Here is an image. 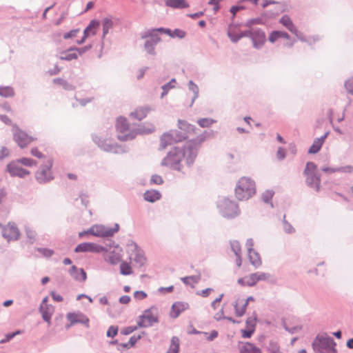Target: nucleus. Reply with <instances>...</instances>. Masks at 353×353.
Listing matches in <instances>:
<instances>
[{
    "label": "nucleus",
    "instance_id": "nucleus-56",
    "mask_svg": "<svg viewBox=\"0 0 353 353\" xmlns=\"http://www.w3.org/2000/svg\"><path fill=\"white\" fill-rule=\"evenodd\" d=\"M79 29L72 30L71 31L65 33L63 35V39H70L72 37H74L77 34V33H79Z\"/></svg>",
    "mask_w": 353,
    "mask_h": 353
},
{
    "label": "nucleus",
    "instance_id": "nucleus-21",
    "mask_svg": "<svg viewBox=\"0 0 353 353\" xmlns=\"http://www.w3.org/2000/svg\"><path fill=\"white\" fill-rule=\"evenodd\" d=\"M67 319L70 321L71 325L82 323L88 327L89 319L81 313H68Z\"/></svg>",
    "mask_w": 353,
    "mask_h": 353
},
{
    "label": "nucleus",
    "instance_id": "nucleus-44",
    "mask_svg": "<svg viewBox=\"0 0 353 353\" xmlns=\"http://www.w3.org/2000/svg\"><path fill=\"white\" fill-rule=\"evenodd\" d=\"M200 280V276H190L181 279V281L187 285H192L196 283Z\"/></svg>",
    "mask_w": 353,
    "mask_h": 353
},
{
    "label": "nucleus",
    "instance_id": "nucleus-11",
    "mask_svg": "<svg viewBox=\"0 0 353 353\" xmlns=\"http://www.w3.org/2000/svg\"><path fill=\"white\" fill-rule=\"evenodd\" d=\"M52 165V161L48 160V164L44 167H41L40 169L36 172L35 177L39 183H46L53 179L51 171Z\"/></svg>",
    "mask_w": 353,
    "mask_h": 353
},
{
    "label": "nucleus",
    "instance_id": "nucleus-4",
    "mask_svg": "<svg viewBox=\"0 0 353 353\" xmlns=\"http://www.w3.org/2000/svg\"><path fill=\"white\" fill-rule=\"evenodd\" d=\"M336 343L334 340L327 335L318 336L313 342V348L319 353H336Z\"/></svg>",
    "mask_w": 353,
    "mask_h": 353
},
{
    "label": "nucleus",
    "instance_id": "nucleus-3",
    "mask_svg": "<svg viewBox=\"0 0 353 353\" xmlns=\"http://www.w3.org/2000/svg\"><path fill=\"white\" fill-rule=\"evenodd\" d=\"M307 185L316 191H319L321 178L317 172V166L313 162H307L303 172Z\"/></svg>",
    "mask_w": 353,
    "mask_h": 353
},
{
    "label": "nucleus",
    "instance_id": "nucleus-23",
    "mask_svg": "<svg viewBox=\"0 0 353 353\" xmlns=\"http://www.w3.org/2000/svg\"><path fill=\"white\" fill-rule=\"evenodd\" d=\"M157 30H159L160 32H163L169 35L172 38L183 39L186 35L185 32L181 29H175L174 30H171L170 29L160 28H157Z\"/></svg>",
    "mask_w": 353,
    "mask_h": 353
},
{
    "label": "nucleus",
    "instance_id": "nucleus-25",
    "mask_svg": "<svg viewBox=\"0 0 353 353\" xmlns=\"http://www.w3.org/2000/svg\"><path fill=\"white\" fill-rule=\"evenodd\" d=\"M231 248L236 255V264L238 268L242 265L241 259V248L238 241H233L231 242Z\"/></svg>",
    "mask_w": 353,
    "mask_h": 353
},
{
    "label": "nucleus",
    "instance_id": "nucleus-38",
    "mask_svg": "<svg viewBox=\"0 0 353 353\" xmlns=\"http://www.w3.org/2000/svg\"><path fill=\"white\" fill-rule=\"evenodd\" d=\"M279 38H285L286 39H290L289 34L283 31H273L269 36V41L271 43H274Z\"/></svg>",
    "mask_w": 353,
    "mask_h": 353
},
{
    "label": "nucleus",
    "instance_id": "nucleus-19",
    "mask_svg": "<svg viewBox=\"0 0 353 353\" xmlns=\"http://www.w3.org/2000/svg\"><path fill=\"white\" fill-rule=\"evenodd\" d=\"M47 298H45L40 305V312L42 315L43 319L48 323V325L51 323V318L54 313V307L51 305L46 303Z\"/></svg>",
    "mask_w": 353,
    "mask_h": 353
},
{
    "label": "nucleus",
    "instance_id": "nucleus-50",
    "mask_svg": "<svg viewBox=\"0 0 353 353\" xmlns=\"http://www.w3.org/2000/svg\"><path fill=\"white\" fill-rule=\"evenodd\" d=\"M174 83H175V80L172 79L171 81H170L168 84L164 85L162 87V89L163 90V92L161 94V97H163L165 94H166L167 92L170 89L174 87Z\"/></svg>",
    "mask_w": 353,
    "mask_h": 353
},
{
    "label": "nucleus",
    "instance_id": "nucleus-10",
    "mask_svg": "<svg viewBox=\"0 0 353 353\" xmlns=\"http://www.w3.org/2000/svg\"><path fill=\"white\" fill-rule=\"evenodd\" d=\"M13 139L21 148H25L37 140L36 137L29 135L25 131L17 129L13 134Z\"/></svg>",
    "mask_w": 353,
    "mask_h": 353
},
{
    "label": "nucleus",
    "instance_id": "nucleus-7",
    "mask_svg": "<svg viewBox=\"0 0 353 353\" xmlns=\"http://www.w3.org/2000/svg\"><path fill=\"white\" fill-rule=\"evenodd\" d=\"M158 322V314L157 310L154 307L145 310L141 315L139 316L137 326L139 327H147Z\"/></svg>",
    "mask_w": 353,
    "mask_h": 353
},
{
    "label": "nucleus",
    "instance_id": "nucleus-27",
    "mask_svg": "<svg viewBox=\"0 0 353 353\" xmlns=\"http://www.w3.org/2000/svg\"><path fill=\"white\" fill-rule=\"evenodd\" d=\"M70 274L77 281H85L87 279L86 273L83 269L78 270L76 266H72Z\"/></svg>",
    "mask_w": 353,
    "mask_h": 353
},
{
    "label": "nucleus",
    "instance_id": "nucleus-6",
    "mask_svg": "<svg viewBox=\"0 0 353 353\" xmlns=\"http://www.w3.org/2000/svg\"><path fill=\"white\" fill-rule=\"evenodd\" d=\"M270 278V275L268 273L257 272L239 278L237 280V283L241 286L252 287L255 285L259 281H267Z\"/></svg>",
    "mask_w": 353,
    "mask_h": 353
},
{
    "label": "nucleus",
    "instance_id": "nucleus-22",
    "mask_svg": "<svg viewBox=\"0 0 353 353\" xmlns=\"http://www.w3.org/2000/svg\"><path fill=\"white\" fill-rule=\"evenodd\" d=\"M247 306L248 305L245 299L238 297L234 304L235 314L239 317L243 316L245 313Z\"/></svg>",
    "mask_w": 353,
    "mask_h": 353
},
{
    "label": "nucleus",
    "instance_id": "nucleus-30",
    "mask_svg": "<svg viewBox=\"0 0 353 353\" xmlns=\"http://www.w3.org/2000/svg\"><path fill=\"white\" fill-rule=\"evenodd\" d=\"M280 23L286 28H288V30L291 32L292 34H294L296 35L298 34V30L295 27L291 19L288 16H283L280 19Z\"/></svg>",
    "mask_w": 353,
    "mask_h": 353
},
{
    "label": "nucleus",
    "instance_id": "nucleus-31",
    "mask_svg": "<svg viewBox=\"0 0 353 353\" xmlns=\"http://www.w3.org/2000/svg\"><path fill=\"white\" fill-rule=\"evenodd\" d=\"M157 32H160L157 30V28L149 30L142 36V38L148 39V41H151V43L156 45L161 41V38L158 35Z\"/></svg>",
    "mask_w": 353,
    "mask_h": 353
},
{
    "label": "nucleus",
    "instance_id": "nucleus-62",
    "mask_svg": "<svg viewBox=\"0 0 353 353\" xmlns=\"http://www.w3.org/2000/svg\"><path fill=\"white\" fill-rule=\"evenodd\" d=\"M39 251L44 256H51L54 252L53 250H50V249H46V248H43V249H39Z\"/></svg>",
    "mask_w": 353,
    "mask_h": 353
},
{
    "label": "nucleus",
    "instance_id": "nucleus-47",
    "mask_svg": "<svg viewBox=\"0 0 353 353\" xmlns=\"http://www.w3.org/2000/svg\"><path fill=\"white\" fill-rule=\"evenodd\" d=\"M213 122L214 121L212 119L208 118L201 119L197 121L198 124L202 128H208L213 123Z\"/></svg>",
    "mask_w": 353,
    "mask_h": 353
},
{
    "label": "nucleus",
    "instance_id": "nucleus-18",
    "mask_svg": "<svg viewBox=\"0 0 353 353\" xmlns=\"http://www.w3.org/2000/svg\"><path fill=\"white\" fill-rule=\"evenodd\" d=\"M104 248L102 246L97 245L94 243H80L77 246V248H75V252H91L99 253L102 252Z\"/></svg>",
    "mask_w": 353,
    "mask_h": 353
},
{
    "label": "nucleus",
    "instance_id": "nucleus-24",
    "mask_svg": "<svg viewBox=\"0 0 353 353\" xmlns=\"http://www.w3.org/2000/svg\"><path fill=\"white\" fill-rule=\"evenodd\" d=\"M121 251V250L116 248L113 251L110 252L105 256V260L109 261L111 264H117L121 261L122 258Z\"/></svg>",
    "mask_w": 353,
    "mask_h": 353
},
{
    "label": "nucleus",
    "instance_id": "nucleus-26",
    "mask_svg": "<svg viewBox=\"0 0 353 353\" xmlns=\"http://www.w3.org/2000/svg\"><path fill=\"white\" fill-rule=\"evenodd\" d=\"M223 297V294H221L219 297L215 299L212 304V307L215 310L219 309V312L214 314V319L219 321L224 318L223 309L220 307V303Z\"/></svg>",
    "mask_w": 353,
    "mask_h": 353
},
{
    "label": "nucleus",
    "instance_id": "nucleus-55",
    "mask_svg": "<svg viewBox=\"0 0 353 353\" xmlns=\"http://www.w3.org/2000/svg\"><path fill=\"white\" fill-rule=\"evenodd\" d=\"M30 153L32 156L37 157L39 159H42L44 157V155L39 151L37 148H33L30 150Z\"/></svg>",
    "mask_w": 353,
    "mask_h": 353
},
{
    "label": "nucleus",
    "instance_id": "nucleus-49",
    "mask_svg": "<svg viewBox=\"0 0 353 353\" xmlns=\"http://www.w3.org/2000/svg\"><path fill=\"white\" fill-rule=\"evenodd\" d=\"M202 334H203L206 339L209 341H213L218 336V332L216 330H212L210 334L208 332H203Z\"/></svg>",
    "mask_w": 353,
    "mask_h": 353
},
{
    "label": "nucleus",
    "instance_id": "nucleus-35",
    "mask_svg": "<svg viewBox=\"0 0 353 353\" xmlns=\"http://www.w3.org/2000/svg\"><path fill=\"white\" fill-rule=\"evenodd\" d=\"M161 195V193L157 190H148L144 194L145 200L149 202H155L160 199Z\"/></svg>",
    "mask_w": 353,
    "mask_h": 353
},
{
    "label": "nucleus",
    "instance_id": "nucleus-40",
    "mask_svg": "<svg viewBox=\"0 0 353 353\" xmlns=\"http://www.w3.org/2000/svg\"><path fill=\"white\" fill-rule=\"evenodd\" d=\"M120 272L123 275H130L133 273V270L129 263L123 261L120 265Z\"/></svg>",
    "mask_w": 353,
    "mask_h": 353
},
{
    "label": "nucleus",
    "instance_id": "nucleus-51",
    "mask_svg": "<svg viewBox=\"0 0 353 353\" xmlns=\"http://www.w3.org/2000/svg\"><path fill=\"white\" fill-rule=\"evenodd\" d=\"M339 172L352 173L353 172V166L350 165L338 168Z\"/></svg>",
    "mask_w": 353,
    "mask_h": 353
},
{
    "label": "nucleus",
    "instance_id": "nucleus-48",
    "mask_svg": "<svg viewBox=\"0 0 353 353\" xmlns=\"http://www.w3.org/2000/svg\"><path fill=\"white\" fill-rule=\"evenodd\" d=\"M140 339V336H132L128 343H123V344H121V345L123 347H127V348H129L130 347H132L137 342V341Z\"/></svg>",
    "mask_w": 353,
    "mask_h": 353
},
{
    "label": "nucleus",
    "instance_id": "nucleus-39",
    "mask_svg": "<svg viewBox=\"0 0 353 353\" xmlns=\"http://www.w3.org/2000/svg\"><path fill=\"white\" fill-rule=\"evenodd\" d=\"M179 350V339L173 336L171 340V343L167 353H178Z\"/></svg>",
    "mask_w": 353,
    "mask_h": 353
},
{
    "label": "nucleus",
    "instance_id": "nucleus-43",
    "mask_svg": "<svg viewBox=\"0 0 353 353\" xmlns=\"http://www.w3.org/2000/svg\"><path fill=\"white\" fill-rule=\"evenodd\" d=\"M17 161L21 165L27 167H32L37 165V162L30 158L23 157L18 159Z\"/></svg>",
    "mask_w": 353,
    "mask_h": 353
},
{
    "label": "nucleus",
    "instance_id": "nucleus-42",
    "mask_svg": "<svg viewBox=\"0 0 353 353\" xmlns=\"http://www.w3.org/2000/svg\"><path fill=\"white\" fill-rule=\"evenodd\" d=\"M14 92L12 87H0V96L3 97H10L14 96Z\"/></svg>",
    "mask_w": 353,
    "mask_h": 353
},
{
    "label": "nucleus",
    "instance_id": "nucleus-64",
    "mask_svg": "<svg viewBox=\"0 0 353 353\" xmlns=\"http://www.w3.org/2000/svg\"><path fill=\"white\" fill-rule=\"evenodd\" d=\"M246 247H247V249H248V252H251V251H254V241L253 239H249L247 240L246 241Z\"/></svg>",
    "mask_w": 353,
    "mask_h": 353
},
{
    "label": "nucleus",
    "instance_id": "nucleus-5",
    "mask_svg": "<svg viewBox=\"0 0 353 353\" xmlns=\"http://www.w3.org/2000/svg\"><path fill=\"white\" fill-rule=\"evenodd\" d=\"M234 28H230L228 32L229 37L233 42H236L241 38L245 37V36H248L250 34L252 35L254 46L256 48H258L259 46L256 42V39L259 40L260 45L263 44L265 41V34H264V32H263L261 31H259V30L256 31L255 32V34L254 35L250 32H240L239 33H235V32H234Z\"/></svg>",
    "mask_w": 353,
    "mask_h": 353
},
{
    "label": "nucleus",
    "instance_id": "nucleus-20",
    "mask_svg": "<svg viewBox=\"0 0 353 353\" xmlns=\"http://www.w3.org/2000/svg\"><path fill=\"white\" fill-rule=\"evenodd\" d=\"M189 308V304L183 301H177L172 304L170 311L171 318H177L182 312Z\"/></svg>",
    "mask_w": 353,
    "mask_h": 353
},
{
    "label": "nucleus",
    "instance_id": "nucleus-28",
    "mask_svg": "<svg viewBox=\"0 0 353 353\" xmlns=\"http://www.w3.org/2000/svg\"><path fill=\"white\" fill-rule=\"evenodd\" d=\"M150 109L146 107H139L137 108L134 112L130 113V117L132 119H137L138 121H141L145 117H146L148 114Z\"/></svg>",
    "mask_w": 353,
    "mask_h": 353
},
{
    "label": "nucleus",
    "instance_id": "nucleus-34",
    "mask_svg": "<svg viewBox=\"0 0 353 353\" xmlns=\"http://www.w3.org/2000/svg\"><path fill=\"white\" fill-rule=\"evenodd\" d=\"M178 126L179 128L183 131V134L185 137V139L187 138V134L194 131L195 127L189 124L187 121L183 120H179L178 121Z\"/></svg>",
    "mask_w": 353,
    "mask_h": 353
},
{
    "label": "nucleus",
    "instance_id": "nucleus-63",
    "mask_svg": "<svg viewBox=\"0 0 353 353\" xmlns=\"http://www.w3.org/2000/svg\"><path fill=\"white\" fill-rule=\"evenodd\" d=\"M276 157L279 159L281 160L283 159L285 157V150L284 148H279L277 153Z\"/></svg>",
    "mask_w": 353,
    "mask_h": 353
},
{
    "label": "nucleus",
    "instance_id": "nucleus-33",
    "mask_svg": "<svg viewBox=\"0 0 353 353\" xmlns=\"http://www.w3.org/2000/svg\"><path fill=\"white\" fill-rule=\"evenodd\" d=\"M165 5L172 8H185L189 7V4L185 0H165Z\"/></svg>",
    "mask_w": 353,
    "mask_h": 353
},
{
    "label": "nucleus",
    "instance_id": "nucleus-14",
    "mask_svg": "<svg viewBox=\"0 0 353 353\" xmlns=\"http://www.w3.org/2000/svg\"><path fill=\"white\" fill-rule=\"evenodd\" d=\"M7 171L12 176L24 177L30 174V172L21 167L18 161L11 162L7 165Z\"/></svg>",
    "mask_w": 353,
    "mask_h": 353
},
{
    "label": "nucleus",
    "instance_id": "nucleus-13",
    "mask_svg": "<svg viewBox=\"0 0 353 353\" xmlns=\"http://www.w3.org/2000/svg\"><path fill=\"white\" fill-rule=\"evenodd\" d=\"M128 252H130L129 259L130 261H134L141 266L144 265L146 261L145 257L142 252L138 250L135 244L128 245Z\"/></svg>",
    "mask_w": 353,
    "mask_h": 353
},
{
    "label": "nucleus",
    "instance_id": "nucleus-32",
    "mask_svg": "<svg viewBox=\"0 0 353 353\" xmlns=\"http://www.w3.org/2000/svg\"><path fill=\"white\" fill-rule=\"evenodd\" d=\"M60 59L65 61H72L78 58L77 52L74 48H70L61 52Z\"/></svg>",
    "mask_w": 353,
    "mask_h": 353
},
{
    "label": "nucleus",
    "instance_id": "nucleus-15",
    "mask_svg": "<svg viewBox=\"0 0 353 353\" xmlns=\"http://www.w3.org/2000/svg\"><path fill=\"white\" fill-rule=\"evenodd\" d=\"M220 208L223 215L228 217L233 216L237 212L236 204L228 199H224L221 201Z\"/></svg>",
    "mask_w": 353,
    "mask_h": 353
},
{
    "label": "nucleus",
    "instance_id": "nucleus-17",
    "mask_svg": "<svg viewBox=\"0 0 353 353\" xmlns=\"http://www.w3.org/2000/svg\"><path fill=\"white\" fill-rule=\"evenodd\" d=\"M19 235V231L14 224L8 223L3 229V236L8 241L17 240Z\"/></svg>",
    "mask_w": 353,
    "mask_h": 353
},
{
    "label": "nucleus",
    "instance_id": "nucleus-60",
    "mask_svg": "<svg viewBox=\"0 0 353 353\" xmlns=\"http://www.w3.org/2000/svg\"><path fill=\"white\" fill-rule=\"evenodd\" d=\"M254 330L252 329H248V330H243L241 331L242 337L243 338H250L251 337L252 334L254 333Z\"/></svg>",
    "mask_w": 353,
    "mask_h": 353
},
{
    "label": "nucleus",
    "instance_id": "nucleus-45",
    "mask_svg": "<svg viewBox=\"0 0 353 353\" xmlns=\"http://www.w3.org/2000/svg\"><path fill=\"white\" fill-rule=\"evenodd\" d=\"M256 323V314H253L252 316H249L246 320L247 329L254 330Z\"/></svg>",
    "mask_w": 353,
    "mask_h": 353
},
{
    "label": "nucleus",
    "instance_id": "nucleus-53",
    "mask_svg": "<svg viewBox=\"0 0 353 353\" xmlns=\"http://www.w3.org/2000/svg\"><path fill=\"white\" fill-rule=\"evenodd\" d=\"M151 182L154 184L160 185L163 183V180L161 176L154 174L151 177Z\"/></svg>",
    "mask_w": 353,
    "mask_h": 353
},
{
    "label": "nucleus",
    "instance_id": "nucleus-41",
    "mask_svg": "<svg viewBox=\"0 0 353 353\" xmlns=\"http://www.w3.org/2000/svg\"><path fill=\"white\" fill-rule=\"evenodd\" d=\"M103 24V37H105L108 33L110 29H111L113 26V21L110 18H105L102 21Z\"/></svg>",
    "mask_w": 353,
    "mask_h": 353
},
{
    "label": "nucleus",
    "instance_id": "nucleus-61",
    "mask_svg": "<svg viewBox=\"0 0 353 353\" xmlns=\"http://www.w3.org/2000/svg\"><path fill=\"white\" fill-rule=\"evenodd\" d=\"M74 48L75 49V51L77 52V54L79 57V56H81V54H83V53H85L88 50H90L91 48V46H85V47L81 48Z\"/></svg>",
    "mask_w": 353,
    "mask_h": 353
},
{
    "label": "nucleus",
    "instance_id": "nucleus-57",
    "mask_svg": "<svg viewBox=\"0 0 353 353\" xmlns=\"http://www.w3.org/2000/svg\"><path fill=\"white\" fill-rule=\"evenodd\" d=\"M345 87L347 91L353 94V77L349 79L345 83Z\"/></svg>",
    "mask_w": 353,
    "mask_h": 353
},
{
    "label": "nucleus",
    "instance_id": "nucleus-52",
    "mask_svg": "<svg viewBox=\"0 0 353 353\" xmlns=\"http://www.w3.org/2000/svg\"><path fill=\"white\" fill-rule=\"evenodd\" d=\"M155 44L151 43V41H148L145 43V49L150 54L154 53V46Z\"/></svg>",
    "mask_w": 353,
    "mask_h": 353
},
{
    "label": "nucleus",
    "instance_id": "nucleus-59",
    "mask_svg": "<svg viewBox=\"0 0 353 353\" xmlns=\"http://www.w3.org/2000/svg\"><path fill=\"white\" fill-rule=\"evenodd\" d=\"M118 329L117 327L111 326L109 327L108 332H107V336L109 337H114L117 334Z\"/></svg>",
    "mask_w": 353,
    "mask_h": 353
},
{
    "label": "nucleus",
    "instance_id": "nucleus-37",
    "mask_svg": "<svg viewBox=\"0 0 353 353\" xmlns=\"http://www.w3.org/2000/svg\"><path fill=\"white\" fill-rule=\"evenodd\" d=\"M325 137H326V134H325V136L321 138L316 139L309 149V153H311V154L317 153L321 148Z\"/></svg>",
    "mask_w": 353,
    "mask_h": 353
},
{
    "label": "nucleus",
    "instance_id": "nucleus-2",
    "mask_svg": "<svg viewBox=\"0 0 353 353\" xmlns=\"http://www.w3.org/2000/svg\"><path fill=\"white\" fill-rule=\"evenodd\" d=\"M234 192L237 199L248 200L256 193L255 183L250 178L241 177L237 182Z\"/></svg>",
    "mask_w": 353,
    "mask_h": 353
},
{
    "label": "nucleus",
    "instance_id": "nucleus-54",
    "mask_svg": "<svg viewBox=\"0 0 353 353\" xmlns=\"http://www.w3.org/2000/svg\"><path fill=\"white\" fill-rule=\"evenodd\" d=\"M214 291V290L212 288H206L205 290H203L200 292H198L196 293V294L199 295V296H201L203 297H208V296H210V294Z\"/></svg>",
    "mask_w": 353,
    "mask_h": 353
},
{
    "label": "nucleus",
    "instance_id": "nucleus-12",
    "mask_svg": "<svg viewBox=\"0 0 353 353\" xmlns=\"http://www.w3.org/2000/svg\"><path fill=\"white\" fill-rule=\"evenodd\" d=\"M118 230L119 226L117 225L115 229L106 228L103 225H95L92 226L85 232L97 236H110L113 235V234L117 232Z\"/></svg>",
    "mask_w": 353,
    "mask_h": 353
},
{
    "label": "nucleus",
    "instance_id": "nucleus-29",
    "mask_svg": "<svg viewBox=\"0 0 353 353\" xmlns=\"http://www.w3.org/2000/svg\"><path fill=\"white\" fill-rule=\"evenodd\" d=\"M250 263L256 268H259L262 265V259L260 254L256 251L248 252Z\"/></svg>",
    "mask_w": 353,
    "mask_h": 353
},
{
    "label": "nucleus",
    "instance_id": "nucleus-1",
    "mask_svg": "<svg viewBox=\"0 0 353 353\" xmlns=\"http://www.w3.org/2000/svg\"><path fill=\"white\" fill-rule=\"evenodd\" d=\"M201 141L202 139H200L199 141L191 140L185 142V144L173 147L166 157L163 159L162 164L176 168L183 160H185L188 163H192Z\"/></svg>",
    "mask_w": 353,
    "mask_h": 353
},
{
    "label": "nucleus",
    "instance_id": "nucleus-36",
    "mask_svg": "<svg viewBox=\"0 0 353 353\" xmlns=\"http://www.w3.org/2000/svg\"><path fill=\"white\" fill-rule=\"evenodd\" d=\"M240 353H261V351L252 343L247 342L241 347Z\"/></svg>",
    "mask_w": 353,
    "mask_h": 353
},
{
    "label": "nucleus",
    "instance_id": "nucleus-9",
    "mask_svg": "<svg viewBox=\"0 0 353 353\" xmlns=\"http://www.w3.org/2000/svg\"><path fill=\"white\" fill-rule=\"evenodd\" d=\"M184 135H179L176 131L165 132L161 135L159 140V146L161 149H165L168 146L175 143L180 142L185 139Z\"/></svg>",
    "mask_w": 353,
    "mask_h": 353
},
{
    "label": "nucleus",
    "instance_id": "nucleus-58",
    "mask_svg": "<svg viewBox=\"0 0 353 353\" xmlns=\"http://www.w3.org/2000/svg\"><path fill=\"white\" fill-rule=\"evenodd\" d=\"M134 296L135 299H137L138 300H142V299H144L147 296V294L143 291H136L134 293Z\"/></svg>",
    "mask_w": 353,
    "mask_h": 353
},
{
    "label": "nucleus",
    "instance_id": "nucleus-16",
    "mask_svg": "<svg viewBox=\"0 0 353 353\" xmlns=\"http://www.w3.org/2000/svg\"><path fill=\"white\" fill-rule=\"evenodd\" d=\"M100 23L96 19L92 20L89 25L86 27L83 32V37L79 41H77L78 44H82L85 42V39L91 36L97 34L99 28Z\"/></svg>",
    "mask_w": 353,
    "mask_h": 353
},
{
    "label": "nucleus",
    "instance_id": "nucleus-8",
    "mask_svg": "<svg viewBox=\"0 0 353 353\" xmlns=\"http://www.w3.org/2000/svg\"><path fill=\"white\" fill-rule=\"evenodd\" d=\"M116 128L119 133L118 138L119 140L124 141L134 138V135L130 131V125L125 118L121 117L117 119Z\"/></svg>",
    "mask_w": 353,
    "mask_h": 353
},
{
    "label": "nucleus",
    "instance_id": "nucleus-46",
    "mask_svg": "<svg viewBox=\"0 0 353 353\" xmlns=\"http://www.w3.org/2000/svg\"><path fill=\"white\" fill-rule=\"evenodd\" d=\"M155 130V126L154 124L152 123H146L145 125H143L141 128H139V130L141 131V132L142 133H146V134H148V133H151L152 132H154Z\"/></svg>",
    "mask_w": 353,
    "mask_h": 353
}]
</instances>
